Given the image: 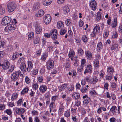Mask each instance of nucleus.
I'll use <instances>...</instances> for the list:
<instances>
[{
	"label": "nucleus",
	"instance_id": "33",
	"mask_svg": "<svg viewBox=\"0 0 122 122\" xmlns=\"http://www.w3.org/2000/svg\"><path fill=\"white\" fill-rule=\"evenodd\" d=\"M92 81H91V83L92 84H95L98 81V79L97 77H94L92 78Z\"/></svg>",
	"mask_w": 122,
	"mask_h": 122
},
{
	"label": "nucleus",
	"instance_id": "52",
	"mask_svg": "<svg viewBox=\"0 0 122 122\" xmlns=\"http://www.w3.org/2000/svg\"><path fill=\"white\" fill-rule=\"evenodd\" d=\"M118 36V34L116 32H114L112 37L113 38H117Z\"/></svg>",
	"mask_w": 122,
	"mask_h": 122
},
{
	"label": "nucleus",
	"instance_id": "51",
	"mask_svg": "<svg viewBox=\"0 0 122 122\" xmlns=\"http://www.w3.org/2000/svg\"><path fill=\"white\" fill-rule=\"evenodd\" d=\"M5 108V106L4 104H0V110H3Z\"/></svg>",
	"mask_w": 122,
	"mask_h": 122
},
{
	"label": "nucleus",
	"instance_id": "2",
	"mask_svg": "<svg viewBox=\"0 0 122 122\" xmlns=\"http://www.w3.org/2000/svg\"><path fill=\"white\" fill-rule=\"evenodd\" d=\"M100 27L99 25L97 24L94 27L93 31L91 34V36L92 37H96L97 35L99 32Z\"/></svg>",
	"mask_w": 122,
	"mask_h": 122
},
{
	"label": "nucleus",
	"instance_id": "53",
	"mask_svg": "<svg viewBox=\"0 0 122 122\" xmlns=\"http://www.w3.org/2000/svg\"><path fill=\"white\" fill-rule=\"evenodd\" d=\"M71 119L74 122H77L78 120L76 118V116H72L71 117Z\"/></svg>",
	"mask_w": 122,
	"mask_h": 122
},
{
	"label": "nucleus",
	"instance_id": "40",
	"mask_svg": "<svg viewBox=\"0 0 122 122\" xmlns=\"http://www.w3.org/2000/svg\"><path fill=\"white\" fill-rule=\"evenodd\" d=\"M66 30L65 29H61L60 31V33L61 35H63L66 32Z\"/></svg>",
	"mask_w": 122,
	"mask_h": 122
},
{
	"label": "nucleus",
	"instance_id": "25",
	"mask_svg": "<svg viewBox=\"0 0 122 122\" xmlns=\"http://www.w3.org/2000/svg\"><path fill=\"white\" fill-rule=\"evenodd\" d=\"M40 4L38 2L35 3L33 6V8L35 10H37L39 9L40 7Z\"/></svg>",
	"mask_w": 122,
	"mask_h": 122
},
{
	"label": "nucleus",
	"instance_id": "47",
	"mask_svg": "<svg viewBox=\"0 0 122 122\" xmlns=\"http://www.w3.org/2000/svg\"><path fill=\"white\" fill-rule=\"evenodd\" d=\"M41 117L44 119L46 118L45 115H46V112L45 111L42 112L41 113Z\"/></svg>",
	"mask_w": 122,
	"mask_h": 122
},
{
	"label": "nucleus",
	"instance_id": "24",
	"mask_svg": "<svg viewBox=\"0 0 122 122\" xmlns=\"http://www.w3.org/2000/svg\"><path fill=\"white\" fill-rule=\"evenodd\" d=\"M91 100V99L89 97H87L86 99H85L83 102V104L86 105H87L89 102Z\"/></svg>",
	"mask_w": 122,
	"mask_h": 122
},
{
	"label": "nucleus",
	"instance_id": "1",
	"mask_svg": "<svg viewBox=\"0 0 122 122\" xmlns=\"http://www.w3.org/2000/svg\"><path fill=\"white\" fill-rule=\"evenodd\" d=\"M17 5L15 2H10L7 4V8L8 11L10 12L14 11L16 9Z\"/></svg>",
	"mask_w": 122,
	"mask_h": 122
},
{
	"label": "nucleus",
	"instance_id": "20",
	"mask_svg": "<svg viewBox=\"0 0 122 122\" xmlns=\"http://www.w3.org/2000/svg\"><path fill=\"white\" fill-rule=\"evenodd\" d=\"M67 85L66 84L62 85L60 88V91H61L65 90Z\"/></svg>",
	"mask_w": 122,
	"mask_h": 122
},
{
	"label": "nucleus",
	"instance_id": "6",
	"mask_svg": "<svg viewBox=\"0 0 122 122\" xmlns=\"http://www.w3.org/2000/svg\"><path fill=\"white\" fill-rule=\"evenodd\" d=\"M113 71V69H107V72L110 76L107 75L106 76V80H109L111 79Z\"/></svg>",
	"mask_w": 122,
	"mask_h": 122
},
{
	"label": "nucleus",
	"instance_id": "60",
	"mask_svg": "<svg viewBox=\"0 0 122 122\" xmlns=\"http://www.w3.org/2000/svg\"><path fill=\"white\" fill-rule=\"evenodd\" d=\"M41 59L42 61H45L46 60V54L44 53L42 56Z\"/></svg>",
	"mask_w": 122,
	"mask_h": 122
},
{
	"label": "nucleus",
	"instance_id": "55",
	"mask_svg": "<svg viewBox=\"0 0 122 122\" xmlns=\"http://www.w3.org/2000/svg\"><path fill=\"white\" fill-rule=\"evenodd\" d=\"M109 34V32L108 30L105 31L103 34V36L104 37H106L108 36Z\"/></svg>",
	"mask_w": 122,
	"mask_h": 122
},
{
	"label": "nucleus",
	"instance_id": "32",
	"mask_svg": "<svg viewBox=\"0 0 122 122\" xmlns=\"http://www.w3.org/2000/svg\"><path fill=\"white\" fill-rule=\"evenodd\" d=\"M40 41V38L38 36H36L34 40V43L35 44H37Z\"/></svg>",
	"mask_w": 122,
	"mask_h": 122
},
{
	"label": "nucleus",
	"instance_id": "21",
	"mask_svg": "<svg viewBox=\"0 0 122 122\" xmlns=\"http://www.w3.org/2000/svg\"><path fill=\"white\" fill-rule=\"evenodd\" d=\"M64 116L68 118L70 117V112L69 110H68L65 111Z\"/></svg>",
	"mask_w": 122,
	"mask_h": 122
},
{
	"label": "nucleus",
	"instance_id": "27",
	"mask_svg": "<svg viewBox=\"0 0 122 122\" xmlns=\"http://www.w3.org/2000/svg\"><path fill=\"white\" fill-rule=\"evenodd\" d=\"M86 62V60L84 59H82L81 60V69H83L86 66L85 63Z\"/></svg>",
	"mask_w": 122,
	"mask_h": 122
},
{
	"label": "nucleus",
	"instance_id": "18",
	"mask_svg": "<svg viewBox=\"0 0 122 122\" xmlns=\"http://www.w3.org/2000/svg\"><path fill=\"white\" fill-rule=\"evenodd\" d=\"M101 13L100 12H98L96 16V20L97 21H99L102 19Z\"/></svg>",
	"mask_w": 122,
	"mask_h": 122
},
{
	"label": "nucleus",
	"instance_id": "64",
	"mask_svg": "<svg viewBox=\"0 0 122 122\" xmlns=\"http://www.w3.org/2000/svg\"><path fill=\"white\" fill-rule=\"evenodd\" d=\"M71 22V20L69 19H68L66 21V25L68 26Z\"/></svg>",
	"mask_w": 122,
	"mask_h": 122
},
{
	"label": "nucleus",
	"instance_id": "29",
	"mask_svg": "<svg viewBox=\"0 0 122 122\" xmlns=\"http://www.w3.org/2000/svg\"><path fill=\"white\" fill-rule=\"evenodd\" d=\"M89 15L88 16V18L90 19L94 17H95V13L92 11H91L90 12Z\"/></svg>",
	"mask_w": 122,
	"mask_h": 122
},
{
	"label": "nucleus",
	"instance_id": "14",
	"mask_svg": "<svg viewBox=\"0 0 122 122\" xmlns=\"http://www.w3.org/2000/svg\"><path fill=\"white\" fill-rule=\"evenodd\" d=\"M44 11L42 10H39L38 12L36 13V16L38 17H40L44 15Z\"/></svg>",
	"mask_w": 122,
	"mask_h": 122
},
{
	"label": "nucleus",
	"instance_id": "12",
	"mask_svg": "<svg viewBox=\"0 0 122 122\" xmlns=\"http://www.w3.org/2000/svg\"><path fill=\"white\" fill-rule=\"evenodd\" d=\"M19 77L18 74H17L16 72L13 73L11 76V79L14 81H16Z\"/></svg>",
	"mask_w": 122,
	"mask_h": 122
},
{
	"label": "nucleus",
	"instance_id": "35",
	"mask_svg": "<svg viewBox=\"0 0 122 122\" xmlns=\"http://www.w3.org/2000/svg\"><path fill=\"white\" fill-rule=\"evenodd\" d=\"M118 45L117 44H115L112 45L111 47V49L112 50H114L118 47Z\"/></svg>",
	"mask_w": 122,
	"mask_h": 122
},
{
	"label": "nucleus",
	"instance_id": "5",
	"mask_svg": "<svg viewBox=\"0 0 122 122\" xmlns=\"http://www.w3.org/2000/svg\"><path fill=\"white\" fill-rule=\"evenodd\" d=\"M34 24L36 33L38 34L40 33L42 30V28L40 25L36 22H35Z\"/></svg>",
	"mask_w": 122,
	"mask_h": 122
},
{
	"label": "nucleus",
	"instance_id": "11",
	"mask_svg": "<svg viewBox=\"0 0 122 122\" xmlns=\"http://www.w3.org/2000/svg\"><path fill=\"white\" fill-rule=\"evenodd\" d=\"M15 110L16 113L19 114H23L25 112V110L22 108H16L15 109Z\"/></svg>",
	"mask_w": 122,
	"mask_h": 122
},
{
	"label": "nucleus",
	"instance_id": "56",
	"mask_svg": "<svg viewBox=\"0 0 122 122\" xmlns=\"http://www.w3.org/2000/svg\"><path fill=\"white\" fill-rule=\"evenodd\" d=\"M75 106L78 107L80 105L81 102L80 101L77 100L75 102Z\"/></svg>",
	"mask_w": 122,
	"mask_h": 122
},
{
	"label": "nucleus",
	"instance_id": "44",
	"mask_svg": "<svg viewBox=\"0 0 122 122\" xmlns=\"http://www.w3.org/2000/svg\"><path fill=\"white\" fill-rule=\"evenodd\" d=\"M20 69H25L26 66L25 64L24 63H21L20 66Z\"/></svg>",
	"mask_w": 122,
	"mask_h": 122
},
{
	"label": "nucleus",
	"instance_id": "26",
	"mask_svg": "<svg viewBox=\"0 0 122 122\" xmlns=\"http://www.w3.org/2000/svg\"><path fill=\"white\" fill-rule=\"evenodd\" d=\"M94 67L96 68L99 67V62L98 60H96L94 62Z\"/></svg>",
	"mask_w": 122,
	"mask_h": 122
},
{
	"label": "nucleus",
	"instance_id": "9",
	"mask_svg": "<svg viewBox=\"0 0 122 122\" xmlns=\"http://www.w3.org/2000/svg\"><path fill=\"white\" fill-rule=\"evenodd\" d=\"M54 62L52 60H50L49 61L47 64V69L52 68L54 67Z\"/></svg>",
	"mask_w": 122,
	"mask_h": 122
},
{
	"label": "nucleus",
	"instance_id": "62",
	"mask_svg": "<svg viewBox=\"0 0 122 122\" xmlns=\"http://www.w3.org/2000/svg\"><path fill=\"white\" fill-rule=\"evenodd\" d=\"M109 86L108 84L107 83H105L104 84V89H106L107 90L108 89Z\"/></svg>",
	"mask_w": 122,
	"mask_h": 122
},
{
	"label": "nucleus",
	"instance_id": "38",
	"mask_svg": "<svg viewBox=\"0 0 122 122\" xmlns=\"http://www.w3.org/2000/svg\"><path fill=\"white\" fill-rule=\"evenodd\" d=\"M5 8L3 7H0V14L3 15L5 12Z\"/></svg>",
	"mask_w": 122,
	"mask_h": 122
},
{
	"label": "nucleus",
	"instance_id": "30",
	"mask_svg": "<svg viewBox=\"0 0 122 122\" xmlns=\"http://www.w3.org/2000/svg\"><path fill=\"white\" fill-rule=\"evenodd\" d=\"M40 90L42 92H44L46 91V87L45 85H42L41 86L40 88Z\"/></svg>",
	"mask_w": 122,
	"mask_h": 122
},
{
	"label": "nucleus",
	"instance_id": "49",
	"mask_svg": "<svg viewBox=\"0 0 122 122\" xmlns=\"http://www.w3.org/2000/svg\"><path fill=\"white\" fill-rule=\"evenodd\" d=\"M77 108L76 107H74L72 108L71 109V112L73 114L75 113L76 112Z\"/></svg>",
	"mask_w": 122,
	"mask_h": 122
},
{
	"label": "nucleus",
	"instance_id": "7",
	"mask_svg": "<svg viewBox=\"0 0 122 122\" xmlns=\"http://www.w3.org/2000/svg\"><path fill=\"white\" fill-rule=\"evenodd\" d=\"M90 5L93 10H95L96 9L97 4L95 0L91 1L90 2Z\"/></svg>",
	"mask_w": 122,
	"mask_h": 122
},
{
	"label": "nucleus",
	"instance_id": "15",
	"mask_svg": "<svg viewBox=\"0 0 122 122\" xmlns=\"http://www.w3.org/2000/svg\"><path fill=\"white\" fill-rule=\"evenodd\" d=\"M117 107L116 106H113L110 109V111L113 114H114L117 111Z\"/></svg>",
	"mask_w": 122,
	"mask_h": 122
},
{
	"label": "nucleus",
	"instance_id": "63",
	"mask_svg": "<svg viewBox=\"0 0 122 122\" xmlns=\"http://www.w3.org/2000/svg\"><path fill=\"white\" fill-rule=\"evenodd\" d=\"M116 120V118L114 117L111 118L109 119V121L110 122H115Z\"/></svg>",
	"mask_w": 122,
	"mask_h": 122
},
{
	"label": "nucleus",
	"instance_id": "3",
	"mask_svg": "<svg viewBox=\"0 0 122 122\" xmlns=\"http://www.w3.org/2000/svg\"><path fill=\"white\" fill-rule=\"evenodd\" d=\"M16 27V25L15 24H10L5 27L4 29L5 31L7 32H9L11 30L15 29Z\"/></svg>",
	"mask_w": 122,
	"mask_h": 122
},
{
	"label": "nucleus",
	"instance_id": "46",
	"mask_svg": "<svg viewBox=\"0 0 122 122\" xmlns=\"http://www.w3.org/2000/svg\"><path fill=\"white\" fill-rule=\"evenodd\" d=\"M6 113H7L8 115H10L12 113V112L11 110L10 109H7L5 111Z\"/></svg>",
	"mask_w": 122,
	"mask_h": 122
},
{
	"label": "nucleus",
	"instance_id": "61",
	"mask_svg": "<svg viewBox=\"0 0 122 122\" xmlns=\"http://www.w3.org/2000/svg\"><path fill=\"white\" fill-rule=\"evenodd\" d=\"M25 81L28 84L30 83V81L27 76H26L25 77Z\"/></svg>",
	"mask_w": 122,
	"mask_h": 122
},
{
	"label": "nucleus",
	"instance_id": "31",
	"mask_svg": "<svg viewBox=\"0 0 122 122\" xmlns=\"http://www.w3.org/2000/svg\"><path fill=\"white\" fill-rule=\"evenodd\" d=\"M28 90L29 89L27 87H25L21 92V94L22 95L27 93L28 92Z\"/></svg>",
	"mask_w": 122,
	"mask_h": 122
},
{
	"label": "nucleus",
	"instance_id": "13",
	"mask_svg": "<svg viewBox=\"0 0 122 122\" xmlns=\"http://www.w3.org/2000/svg\"><path fill=\"white\" fill-rule=\"evenodd\" d=\"M72 97L73 99L76 100L79 99L80 95L79 93L76 92H74L73 93Z\"/></svg>",
	"mask_w": 122,
	"mask_h": 122
},
{
	"label": "nucleus",
	"instance_id": "39",
	"mask_svg": "<svg viewBox=\"0 0 122 122\" xmlns=\"http://www.w3.org/2000/svg\"><path fill=\"white\" fill-rule=\"evenodd\" d=\"M75 55V52L74 51H71L69 53V58L73 57Z\"/></svg>",
	"mask_w": 122,
	"mask_h": 122
},
{
	"label": "nucleus",
	"instance_id": "10",
	"mask_svg": "<svg viewBox=\"0 0 122 122\" xmlns=\"http://www.w3.org/2000/svg\"><path fill=\"white\" fill-rule=\"evenodd\" d=\"M85 54L88 60H90L92 57V53L89 51L87 50L85 51Z\"/></svg>",
	"mask_w": 122,
	"mask_h": 122
},
{
	"label": "nucleus",
	"instance_id": "37",
	"mask_svg": "<svg viewBox=\"0 0 122 122\" xmlns=\"http://www.w3.org/2000/svg\"><path fill=\"white\" fill-rule=\"evenodd\" d=\"M56 36H57V30L56 29L53 30L52 32H51V35H54L55 34Z\"/></svg>",
	"mask_w": 122,
	"mask_h": 122
},
{
	"label": "nucleus",
	"instance_id": "17",
	"mask_svg": "<svg viewBox=\"0 0 122 122\" xmlns=\"http://www.w3.org/2000/svg\"><path fill=\"white\" fill-rule=\"evenodd\" d=\"M63 10L64 11V13L65 14H67L70 11L68 7L66 5L64 6L63 7Z\"/></svg>",
	"mask_w": 122,
	"mask_h": 122
},
{
	"label": "nucleus",
	"instance_id": "34",
	"mask_svg": "<svg viewBox=\"0 0 122 122\" xmlns=\"http://www.w3.org/2000/svg\"><path fill=\"white\" fill-rule=\"evenodd\" d=\"M63 24L61 21L59 22L57 24V26L59 28H61L63 26Z\"/></svg>",
	"mask_w": 122,
	"mask_h": 122
},
{
	"label": "nucleus",
	"instance_id": "19",
	"mask_svg": "<svg viewBox=\"0 0 122 122\" xmlns=\"http://www.w3.org/2000/svg\"><path fill=\"white\" fill-rule=\"evenodd\" d=\"M117 19L116 17L114 18L113 21L112 22L111 25L113 27H115L117 25Z\"/></svg>",
	"mask_w": 122,
	"mask_h": 122
},
{
	"label": "nucleus",
	"instance_id": "4",
	"mask_svg": "<svg viewBox=\"0 0 122 122\" xmlns=\"http://www.w3.org/2000/svg\"><path fill=\"white\" fill-rule=\"evenodd\" d=\"M11 20V19L10 17L5 16L2 19L1 24L3 25H7L10 23Z\"/></svg>",
	"mask_w": 122,
	"mask_h": 122
},
{
	"label": "nucleus",
	"instance_id": "45",
	"mask_svg": "<svg viewBox=\"0 0 122 122\" xmlns=\"http://www.w3.org/2000/svg\"><path fill=\"white\" fill-rule=\"evenodd\" d=\"M65 107H59V112L61 114L64 111V108Z\"/></svg>",
	"mask_w": 122,
	"mask_h": 122
},
{
	"label": "nucleus",
	"instance_id": "57",
	"mask_svg": "<svg viewBox=\"0 0 122 122\" xmlns=\"http://www.w3.org/2000/svg\"><path fill=\"white\" fill-rule=\"evenodd\" d=\"M28 66L29 68H32V62L30 61H29L28 62Z\"/></svg>",
	"mask_w": 122,
	"mask_h": 122
},
{
	"label": "nucleus",
	"instance_id": "58",
	"mask_svg": "<svg viewBox=\"0 0 122 122\" xmlns=\"http://www.w3.org/2000/svg\"><path fill=\"white\" fill-rule=\"evenodd\" d=\"M111 86L113 88H116L117 86V85L115 82L112 83H111Z\"/></svg>",
	"mask_w": 122,
	"mask_h": 122
},
{
	"label": "nucleus",
	"instance_id": "23",
	"mask_svg": "<svg viewBox=\"0 0 122 122\" xmlns=\"http://www.w3.org/2000/svg\"><path fill=\"white\" fill-rule=\"evenodd\" d=\"M19 53L17 52H15L13 53V55L12 56V60H15L18 57Z\"/></svg>",
	"mask_w": 122,
	"mask_h": 122
},
{
	"label": "nucleus",
	"instance_id": "36",
	"mask_svg": "<svg viewBox=\"0 0 122 122\" xmlns=\"http://www.w3.org/2000/svg\"><path fill=\"white\" fill-rule=\"evenodd\" d=\"M81 39L84 42H86L87 41L88 39L86 35H83Z\"/></svg>",
	"mask_w": 122,
	"mask_h": 122
},
{
	"label": "nucleus",
	"instance_id": "22",
	"mask_svg": "<svg viewBox=\"0 0 122 122\" xmlns=\"http://www.w3.org/2000/svg\"><path fill=\"white\" fill-rule=\"evenodd\" d=\"M103 45L102 43L101 42H99L98 44L97 47V50L98 51H100L101 49L102 48Z\"/></svg>",
	"mask_w": 122,
	"mask_h": 122
},
{
	"label": "nucleus",
	"instance_id": "48",
	"mask_svg": "<svg viewBox=\"0 0 122 122\" xmlns=\"http://www.w3.org/2000/svg\"><path fill=\"white\" fill-rule=\"evenodd\" d=\"M104 2H105V3H104L103 4H102V6L104 8L106 9L108 6V5L107 3H106L105 1H104Z\"/></svg>",
	"mask_w": 122,
	"mask_h": 122
},
{
	"label": "nucleus",
	"instance_id": "42",
	"mask_svg": "<svg viewBox=\"0 0 122 122\" xmlns=\"http://www.w3.org/2000/svg\"><path fill=\"white\" fill-rule=\"evenodd\" d=\"M17 94L16 93H13L11 99L12 100H13L15 99L16 98L17 96Z\"/></svg>",
	"mask_w": 122,
	"mask_h": 122
},
{
	"label": "nucleus",
	"instance_id": "28",
	"mask_svg": "<svg viewBox=\"0 0 122 122\" xmlns=\"http://www.w3.org/2000/svg\"><path fill=\"white\" fill-rule=\"evenodd\" d=\"M84 53V51L82 49L79 48L77 50V54L79 56H82Z\"/></svg>",
	"mask_w": 122,
	"mask_h": 122
},
{
	"label": "nucleus",
	"instance_id": "54",
	"mask_svg": "<svg viewBox=\"0 0 122 122\" xmlns=\"http://www.w3.org/2000/svg\"><path fill=\"white\" fill-rule=\"evenodd\" d=\"M79 26L80 27H82L84 23L83 21L80 19L79 22Z\"/></svg>",
	"mask_w": 122,
	"mask_h": 122
},
{
	"label": "nucleus",
	"instance_id": "50",
	"mask_svg": "<svg viewBox=\"0 0 122 122\" xmlns=\"http://www.w3.org/2000/svg\"><path fill=\"white\" fill-rule=\"evenodd\" d=\"M34 36V33L33 32H31L29 34L28 36V38H32Z\"/></svg>",
	"mask_w": 122,
	"mask_h": 122
},
{
	"label": "nucleus",
	"instance_id": "8",
	"mask_svg": "<svg viewBox=\"0 0 122 122\" xmlns=\"http://www.w3.org/2000/svg\"><path fill=\"white\" fill-rule=\"evenodd\" d=\"M10 63L7 60L5 61L2 64L0 63V66H2L3 69H8L9 68Z\"/></svg>",
	"mask_w": 122,
	"mask_h": 122
},
{
	"label": "nucleus",
	"instance_id": "41",
	"mask_svg": "<svg viewBox=\"0 0 122 122\" xmlns=\"http://www.w3.org/2000/svg\"><path fill=\"white\" fill-rule=\"evenodd\" d=\"M31 71L32 73L34 75H36L38 73V70L37 69H32Z\"/></svg>",
	"mask_w": 122,
	"mask_h": 122
},
{
	"label": "nucleus",
	"instance_id": "59",
	"mask_svg": "<svg viewBox=\"0 0 122 122\" xmlns=\"http://www.w3.org/2000/svg\"><path fill=\"white\" fill-rule=\"evenodd\" d=\"M32 87L35 90H36L38 88V85L36 83L34 84H33Z\"/></svg>",
	"mask_w": 122,
	"mask_h": 122
},
{
	"label": "nucleus",
	"instance_id": "43",
	"mask_svg": "<svg viewBox=\"0 0 122 122\" xmlns=\"http://www.w3.org/2000/svg\"><path fill=\"white\" fill-rule=\"evenodd\" d=\"M69 91H72L74 88V85H73L70 84L69 87L67 88Z\"/></svg>",
	"mask_w": 122,
	"mask_h": 122
},
{
	"label": "nucleus",
	"instance_id": "16",
	"mask_svg": "<svg viewBox=\"0 0 122 122\" xmlns=\"http://www.w3.org/2000/svg\"><path fill=\"white\" fill-rule=\"evenodd\" d=\"M51 17L49 14L46 15V25L50 23L51 20Z\"/></svg>",
	"mask_w": 122,
	"mask_h": 122
}]
</instances>
